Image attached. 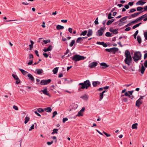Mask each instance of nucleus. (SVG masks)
<instances>
[{
    "instance_id": "nucleus-1",
    "label": "nucleus",
    "mask_w": 147,
    "mask_h": 147,
    "mask_svg": "<svg viewBox=\"0 0 147 147\" xmlns=\"http://www.w3.org/2000/svg\"><path fill=\"white\" fill-rule=\"evenodd\" d=\"M125 56L126 58L124 60L126 64L129 66L131 64L132 59L130 53L128 50L125 51Z\"/></svg>"
},
{
    "instance_id": "nucleus-2",
    "label": "nucleus",
    "mask_w": 147,
    "mask_h": 147,
    "mask_svg": "<svg viewBox=\"0 0 147 147\" xmlns=\"http://www.w3.org/2000/svg\"><path fill=\"white\" fill-rule=\"evenodd\" d=\"M79 85L80 86L79 87L78 90L81 91L82 89H84L86 88L87 89L88 87L91 85L90 81L88 80L84 81L83 83H80Z\"/></svg>"
},
{
    "instance_id": "nucleus-3",
    "label": "nucleus",
    "mask_w": 147,
    "mask_h": 147,
    "mask_svg": "<svg viewBox=\"0 0 147 147\" xmlns=\"http://www.w3.org/2000/svg\"><path fill=\"white\" fill-rule=\"evenodd\" d=\"M142 57V54L140 52H136L134 54V57H133L134 61L137 63L138 61L141 59Z\"/></svg>"
},
{
    "instance_id": "nucleus-4",
    "label": "nucleus",
    "mask_w": 147,
    "mask_h": 147,
    "mask_svg": "<svg viewBox=\"0 0 147 147\" xmlns=\"http://www.w3.org/2000/svg\"><path fill=\"white\" fill-rule=\"evenodd\" d=\"M70 58L73 61H78L84 59L85 57L83 56L79 55H76L73 57H71Z\"/></svg>"
},
{
    "instance_id": "nucleus-5",
    "label": "nucleus",
    "mask_w": 147,
    "mask_h": 147,
    "mask_svg": "<svg viewBox=\"0 0 147 147\" xmlns=\"http://www.w3.org/2000/svg\"><path fill=\"white\" fill-rule=\"evenodd\" d=\"M106 29V28L104 27L103 28H101L97 32V35L98 36H101L102 35L104 30Z\"/></svg>"
},
{
    "instance_id": "nucleus-6",
    "label": "nucleus",
    "mask_w": 147,
    "mask_h": 147,
    "mask_svg": "<svg viewBox=\"0 0 147 147\" xmlns=\"http://www.w3.org/2000/svg\"><path fill=\"white\" fill-rule=\"evenodd\" d=\"M51 81L50 79L46 80H43L41 81L40 84L43 85H45L49 83Z\"/></svg>"
},
{
    "instance_id": "nucleus-7",
    "label": "nucleus",
    "mask_w": 147,
    "mask_h": 147,
    "mask_svg": "<svg viewBox=\"0 0 147 147\" xmlns=\"http://www.w3.org/2000/svg\"><path fill=\"white\" fill-rule=\"evenodd\" d=\"M41 91L44 94L47 95L50 97L51 96V95L48 92L47 88H45L43 90H42Z\"/></svg>"
},
{
    "instance_id": "nucleus-8",
    "label": "nucleus",
    "mask_w": 147,
    "mask_h": 147,
    "mask_svg": "<svg viewBox=\"0 0 147 147\" xmlns=\"http://www.w3.org/2000/svg\"><path fill=\"white\" fill-rule=\"evenodd\" d=\"M97 64L98 63L96 62H92L90 64L89 67L91 68H92L97 66Z\"/></svg>"
},
{
    "instance_id": "nucleus-9",
    "label": "nucleus",
    "mask_w": 147,
    "mask_h": 147,
    "mask_svg": "<svg viewBox=\"0 0 147 147\" xmlns=\"http://www.w3.org/2000/svg\"><path fill=\"white\" fill-rule=\"evenodd\" d=\"M142 101L140 100V99H138L136 102V105L139 107L140 105L142 103Z\"/></svg>"
},
{
    "instance_id": "nucleus-10",
    "label": "nucleus",
    "mask_w": 147,
    "mask_h": 147,
    "mask_svg": "<svg viewBox=\"0 0 147 147\" xmlns=\"http://www.w3.org/2000/svg\"><path fill=\"white\" fill-rule=\"evenodd\" d=\"M110 53L113 52L114 54L116 52L118 51V49L117 48L113 47L110 48Z\"/></svg>"
},
{
    "instance_id": "nucleus-11",
    "label": "nucleus",
    "mask_w": 147,
    "mask_h": 147,
    "mask_svg": "<svg viewBox=\"0 0 147 147\" xmlns=\"http://www.w3.org/2000/svg\"><path fill=\"white\" fill-rule=\"evenodd\" d=\"M134 92V91L133 90L131 91H128L125 92L124 94V95L125 96H128L129 97L130 94L132 95Z\"/></svg>"
},
{
    "instance_id": "nucleus-12",
    "label": "nucleus",
    "mask_w": 147,
    "mask_h": 147,
    "mask_svg": "<svg viewBox=\"0 0 147 147\" xmlns=\"http://www.w3.org/2000/svg\"><path fill=\"white\" fill-rule=\"evenodd\" d=\"M145 69H146L145 68V67L142 64L141 68L140 69V71L142 74H144Z\"/></svg>"
},
{
    "instance_id": "nucleus-13",
    "label": "nucleus",
    "mask_w": 147,
    "mask_h": 147,
    "mask_svg": "<svg viewBox=\"0 0 147 147\" xmlns=\"http://www.w3.org/2000/svg\"><path fill=\"white\" fill-rule=\"evenodd\" d=\"M145 3V2H144L142 0H141L138 1L136 4V5H143Z\"/></svg>"
},
{
    "instance_id": "nucleus-14",
    "label": "nucleus",
    "mask_w": 147,
    "mask_h": 147,
    "mask_svg": "<svg viewBox=\"0 0 147 147\" xmlns=\"http://www.w3.org/2000/svg\"><path fill=\"white\" fill-rule=\"evenodd\" d=\"M27 76L29 78V79L31 80V81L33 82L34 80V78L31 74H28L27 75Z\"/></svg>"
},
{
    "instance_id": "nucleus-15",
    "label": "nucleus",
    "mask_w": 147,
    "mask_h": 147,
    "mask_svg": "<svg viewBox=\"0 0 147 147\" xmlns=\"http://www.w3.org/2000/svg\"><path fill=\"white\" fill-rule=\"evenodd\" d=\"M143 11H142L141 12H138L136 13H133L131 15V16L132 18H134L135 17H136L137 16H138V15H139L140 13H141L143 12Z\"/></svg>"
},
{
    "instance_id": "nucleus-16",
    "label": "nucleus",
    "mask_w": 147,
    "mask_h": 147,
    "mask_svg": "<svg viewBox=\"0 0 147 147\" xmlns=\"http://www.w3.org/2000/svg\"><path fill=\"white\" fill-rule=\"evenodd\" d=\"M83 99L85 100H87L88 98V96L85 94L82 95L81 97Z\"/></svg>"
},
{
    "instance_id": "nucleus-17",
    "label": "nucleus",
    "mask_w": 147,
    "mask_h": 147,
    "mask_svg": "<svg viewBox=\"0 0 147 147\" xmlns=\"http://www.w3.org/2000/svg\"><path fill=\"white\" fill-rule=\"evenodd\" d=\"M36 71L37 74H42L43 72V70L42 69H36Z\"/></svg>"
},
{
    "instance_id": "nucleus-18",
    "label": "nucleus",
    "mask_w": 147,
    "mask_h": 147,
    "mask_svg": "<svg viewBox=\"0 0 147 147\" xmlns=\"http://www.w3.org/2000/svg\"><path fill=\"white\" fill-rule=\"evenodd\" d=\"M100 65L102 67V68L103 69L108 67L109 66V65H107L106 63H101Z\"/></svg>"
},
{
    "instance_id": "nucleus-19",
    "label": "nucleus",
    "mask_w": 147,
    "mask_h": 147,
    "mask_svg": "<svg viewBox=\"0 0 147 147\" xmlns=\"http://www.w3.org/2000/svg\"><path fill=\"white\" fill-rule=\"evenodd\" d=\"M83 40L82 39V37H80L78 38L76 41V42L77 43H81L82 42Z\"/></svg>"
},
{
    "instance_id": "nucleus-20",
    "label": "nucleus",
    "mask_w": 147,
    "mask_h": 147,
    "mask_svg": "<svg viewBox=\"0 0 147 147\" xmlns=\"http://www.w3.org/2000/svg\"><path fill=\"white\" fill-rule=\"evenodd\" d=\"M19 70L24 75H26V74L28 73L27 72L23 69H19Z\"/></svg>"
},
{
    "instance_id": "nucleus-21",
    "label": "nucleus",
    "mask_w": 147,
    "mask_h": 147,
    "mask_svg": "<svg viewBox=\"0 0 147 147\" xmlns=\"http://www.w3.org/2000/svg\"><path fill=\"white\" fill-rule=\"evenodd\" d=\"M92 34V30L89 29L88 30L87 36H91Z\"/></svg>"
},
{
    "instance_id": "nucleus-22",
    "label": "nucleus",
    "mask_w": 147,
    "mask_h": 147,
    "mask_svg": "<svg viewBox=\"0 0 147 147\" xmlns=\"http://www.w3.org/2000/svg\"><path fill=\"white\" fill-rule=\"evenodd\" d=\"M142 20L141 18L140 17L137 19H136V20H134L132 22H131V23H133V24L137 23L138 22V21L140 20Z\"/></svg>"
},
{
    "instance_id": "nucleus-23",
    "label": "nucleus",
    "mask_w": 147,
    "mask_h": 147,
    "mask_svg": "<svg viewBox=\"0 0 147 147\" xmlns=\"http://www.w3.org/2000/svg\"><path fill=\"white\" fill-rule=\"evenodd\" d=\"M47 112H51L52 111L50 107H48L45 108L44 109Z\"/></svg>"
},
{
    "instance_id": "nucleus-24",
    "label": "nucleus",
    "mask_w": 147,
    "mask_h": 147,
    "mask_svg": "<svg viewBox=\"0 0 147 147\" xmlns=\"http://www.w3.org/2000/svg\"><path fill=\"white\" fill-rule=\"evenodd\" d=\"M64 28L63 26H61L60 25H58L56 27V28L58 30H60L61 29H63Z\"/></svg>"
},
{
    "instance_id": "nucleus-25",
    "label": "nucleus",
    "mask_w": 147,
    "mask_h": 147,
    "mask_svg": "<svg viewBox=\"0 0 147 147\" xmlns=\"http://www.w3.org/2000/svg\"><path fill=\"white\" fill-rule=\"evenodd\" d=\"M30 117H26L24 123L25 124H26L30 120Z\"/></svg>"
},
{
    "instance_id": "nucleus-26",
    "label": "nucleus",
    "mask_w": 147,
    "mask_h": 147,
    "mask_svg": "<svg viewBox=\"0 0 147 147\" xmlns=\"http://www.w3.org/2000/svg\"><path fill=\"white\" fill-rule=\"evenodd\" d=\"M137 39L138 41V42L139 44H140L142 42V39L141 38V37L139 36H138L137 37Z\"/></svg>"
},
{
    "instance_id": "nucleus-27",
    "label": "nucleus",
    "mask_w": 147,
    "mask_h": 147,
    "mask_svg": "<svg viewBox=\"0 0 147 147\" xmlns=\"http://www.w3.org/2000/svg\"><path fill=\"white\" fill-rule=\"evenodd\" d=\"M128 17L127 16H125L124 17L122 18H121L119 21L121 22H122L125 20H126L127 18Z\"/></svg>"
},
{
    "instance_id": "nucleus-28",
    "label": "nucleus",
    "mask_w": 147,
    "mask_h": 147,
    "mask_svg": "<svg viewBox=\"0 0 147 147\" xmlns=\"http://www.w3.org/2000/svg\"><path fill=\"white\" fill-rule=\"evenodd\" d=\"M58 129H54L53 130V132L51 133L52 134H53L55 133L57 134L58 133Z\"/></svg>"
},
{
    "instance_id": "nucleus-29",
    "label": "nucleus",
    "mask_w": 147,
    "mask_h": 147,
    "mask_svg": "<svg viewBox=\"0 0 147 147\" xmlns=\"http://www.w3.org/2000/svg\"><path fill=\"white\" fill-rule=\"evenodd\" d=\"M137 125H138L137 123H135L133 124L132 126V128L133 129H137Z\"/></svg>"
},
{
    "instance_id": "nucleus-30",
    "label": "nucleus",
    "mask_w": 147,
    "mask_h": 147,
    "mask_svg": "<svg viewBox=\"0 0 147 147\" xmlns=\"http://www.w3.org/2000/svg\"><path fill=\"white\" fill-rule=\"evenodd\" d=\"M58 67H55V68L53 70V74H56L57 71H58Z\"/></svg>"
},
{
    "instance_id": "nucleus-31",
    "label": "nucleus",
    "mask_w": 147,
    "mask_h": 147,
    "mask_svg": "<svg viewBox=\"0 0 147 147\" xmlns=\"http://www.w3.org/2000/svg\"><path fill=\"white\" fill-rule=\"evenodd\" d=\"M76 41L75 40H73L71 41V42L69 44V46L71 47L73 46L75 44Z\"/></svg>"
},
{
    "instance_id": "nucleus-32",
    "label": "nucleus",
    "mask_w": 147,
    "mask_h": 147,
    "mask_svg": "<svg viewBox=\"0 0 147 147\" xmlns=\"http://www.w3.org/2000/svg\"><path fill=\"white\" fill-rule=\"evenodd\" d=\"M142 23L141 22H140L139 23H138V24H136V25H135L134 26H133V27H132V28L133 29H135V28H136L138 27L140 24H142Z\"/></svg>"
},
{
    "instance_id": "nucleus-33",
    "label": "nucleus",
    "mask_w": 147,
    "mask_h": 147,
    "mask_svg": "<svg viewBox=\"0 0 147 147\" xmlns=\"http://www.w3.org/2000/svg\"><path fill=\"white\" fill-rule=\"evenodd\" d=\"M105 36L107 37H109L112 36L113 35L112 34L110 33L109 32H107L106 33Z\"/></svg>"
},
{
    "instance_id": "nucleus-34",
    "label": "nucleus",
    "mask_w": 147,
    "mask_h": 147,
    "mask_svg": "<svg viewBox=\"0 0 147 147\" xmlns=\"http://www.w3.org/2000/svg\"><path fill=\"white\" fill-rule=\"evenodd\" d=\"M87 31L86 30H85L83 32H82L80 34V36H84L86 35L87 33Z\"/></svg>"
},
{
    "instance_id": "nucleus-35",
    "label": "nucleus",
    "mask_w": 147,
    "mask_h": 147,
    "mask_svg": "<svg viewBox=\"0 0 147 147\" xmlns=\"http://www.w3.org/2000/svg\"><path fill=\"white\" fill-rule=\"evenodd\" d=\"M100 100H101L103 98V94L101 93L99 94Z\"/></svg>"
},
{
    "instance_id": "nucleus-36",
    "label": "nucleus",
    "mask_w": 147,
    "mask_h": 147,
    "mask_svg": "<svg viewBox=\"0 0 147 147\" xmlns=\"http://www.w3.org/2000/svg\"><path fill=\"white\" fill-rule=\"evenodd\" d=\"M37 110L38 112L40 113L43 112L44 111L43 109L42 108H38Z\"/></svg>"
},
{
    "instance_id": "nucleus-37",
    "label": "nucleus",
    "mask_w": 147,
    "mask_h": 147,
    "mask_svg": "<svg viewBox=\"0 0 147 147\" xmlns=\"http://www.w3.org/2000/svg\"><path fill=\"white\" fill-rule=\"evenodd\" d=\"M112 14L111 13H109L108 16V19H110L113 18V17L111 16Z\"/></svg>"
},
{
    "instance_id": "nucleus-38",
    "label": "nucleus",
    "mask_w": 147,
    "mask_h": 147,
    "mask_svg": "<svg viewBox=\"0 0 147 147\" xmlns=\"http://www.w3.org/2000/svg\"><path fill=\"white\" fill-rule=\"evenodd\" d=\"M82 112H80V111L78 112V114L76 115V116H83V114L82 113Z\"/></svg>"
},
{
    "instance_id": "nucleus-39",
    "label": "nucleus",
    "mask_w": 147,
    "mask_h": 147,
    "mask_svg": "<svg viewBox=\"0 0 147 147\" xmlns=\"http://www.w3.org/2000/svg\"><path fill=\"white\" fill-rule=\"evenodd\" d=\"M138 33V30H137L136 31V32H135L134 34V38L135 39L136 38V36L137 35Z\"/></svg>"
},
{
    "instance_id": "nucleus-40",
    "label": "nucleus",
    "mask_w": 147,
    "mask_h": 147,
    "mask_svg": "<svg viewBox=\"0 0 147 147\" xmlns=\"http://www.w3.org/2000/svg\"><path fill=\"white\" fill-rule=\"evenodd\" d=\"M12 76L13 78L16 80L17 79H18L19 78L18 77L17 75L14 74H13Z\"/></svg>"
},
{
    "instance_id": "nucleus-41",
    "label": "nucleus",
    "mask_w": 147,
    "mask_h": 147,
    "mask_svg": "<svg viewBox=\"0 0 147 147\" xmlns=\"http://www.w3.org/2000/svg\"><path fill=\"white\" fill-rule=\"evenodd\" d=\"M52 49H53V46L51 45H49V47H48V48H47L48 51H51L52 50Z\"/></svg>"
},
{
    "instance_id": "nucleus-42",
    "label": "nucleus",
    "mask_w": 147,
    "mask_h": 147,
    "mask_svg": "<svg viewBox=\"0 0 147 147\" xmlns=\"http://www.w3.org/2000/svg\"><path fill=\"white\" fill-rule=\"evenodd\" d=\"M143 9V8L142 7H139L137 8V10L138 11H140L142 10Z\"/></svg>"
},
{
    "instance_id": "nucleus-43",
    "label": "nucleus",
    "mask_w": 147,
    "mask_h": 147,
    "mask_svg": "<svg viewBox=\"0 0 147 147\" xmlns=\"http://www.w3.org/2000/svg\"><path fill=\"white\" fill-rule=\"evenodd\" d=\"M92 85L94 87H96L97 85V82L96 81H94L92 82Z\"/></svg>"
},
{
    "instance_id": "nucleus-44",
    "label": "nucleus",
    "mask_w": 147,
    "mask_h": 147,
    "mask_svg": "<svg viewBox=\"0 0 147 147\" xmlns=\"http://www.w3.org/2000/svg\"><path fill=\"white\" fill-rule=\"evenodd\" d=\"M144 36L145 39L147 40V32H145L144 33Z\"/></svg>"
},
{
    "instance_id": "nucleus-45",
    "label": "nucleus",
    "mask_w": 147,
    "mask_h": 147,
    "mask_svg": "<svg viewBox=\"0 0 147 147\" xmlns=\"http://www.w3.org/2000/svg\"><path fill=\"white\" fill-rule=\"evenodd\" d=\"M43 41L45 43V44H46L50 42L51 41L50 40H44Z\"/></svg>"
},
{
    "instance_id": "nucleus-46",
    "label": "nucleus",
    "mask_w": 147,
    "mask_h": 147,
    "mask_svg": "<svg viewBox=\"0 0 147 147\" xmlns=\"http://www.w3.org/2000/svg\"><path fill=\"white\" fill-rule=\"evenodd\" d=\"M118 29H114L112 31V32L114 34H117L118 33V32L117 31Z\"/></svg>"
},
{
    "instance_id": "nucleus-47",
    "label": "nucleus",
    "mask_w": 147,
    "mask_h": 147,
    "mask_svg": "<svg viewBox=\"0 0 147 147\" xmlns=\"http://www.w3.org/2000/svg\"><path fill=\"white\" fill-rule=\"evenodd\" d=\"M136 11V10L135 9H134V8L131 9L130 10V11L129 12V13H131L133 12L134 11Z\"/></svg>"
},
{
    "instance_id": "nucleus-48",
    "label": "nucleus",
    "mask_w": 147,
    "mask_h": 147,
    "mask_svg": "<svg viewBox=\"0 0 147 147\" xmlns=\"http://www.w3.org/2000/svg\"><path fill=\"white\" fill-rule=\"evenodd\" d=\"M147 17V13L142 15L140 17L142 20L143 18H144L145 17Z\"/></svg>"
},
{
    "instance_id": "nucleus-49",
    "label": "nucleus",
    "mask_w": 147,
    "mask_h": 147,
    "mask_svg": "<svg viewBox=\"0 0 147 147\" xmlns=\"http://www.w3.org/2000/svg\"><path fill=\"white\" fill-rule=\"evenodd\" d=\"M57 114V111H55L53 113V115L52 117H54Z\"/></svg>"
},
{
    "instance_id": "nucleus-50",
    "label": "nucleus",
    "mask_w": 147,
    "mask_h": 147,
    "mask_svg": "<svg viewBox=\"0 0 147 147\" xmlns=\"http://www.w3.org/2000/svg\"><path fill=\"white\" fill-rule=\"evenodd\" d=\"M98 18L97 17L96 18L95 21H94V23L96 25L98 24Z\"/></svg>"
},
{
    "instance_id": "nucleus-51",
    "label": "nucleus",
    "mask_w": 147,
    "mask_h": 147,
    "mask_svg": "<svg viewBox=\"0 0 147 147\" xmlns=\"http://www.w3.org/2000/svg\"><path fill=\"white\" fill-rule=\"evenodd\" d=\"M68 120V119L67 118L65 117L63 118V123H65L66 121H67Z\"/></svg>"
},
{
    "instance_id": "nucleus-52",
    "label": "nucleus",
    "mask_w": 147,
    "mask_h": 147,
    "mask_svg": "<svg viewBox=\"0 0 147 147\" xmlns=\"http://www.w3.org/2000/svg\"><path fill=\"white\" fill-rule=\"evenodd\" d=\"M144 65L146 68L147 67V60H146L145 61L144 63Z\"/></svg>"
},
{
    "instance_id": "nucleus-53",
    "label": "nucleus",
    "mask_w": 147,
    "mask_h": 147,
    "mask_svg": "<svg viewBox=\"0 0 147 147\" xmlns=\"http://www.w3.org/2000/svg\"><path fill=\"white\" fill-rule=\"evenodd\" d=\"M13 108L16 110L17 111L18 110V107L16 105H14L13 107Z\"/></svg>"
},
{
    "instance_id": "nucleus-54",
    "label": "nucleus",
    "mask_w": 147,
    "mask_h": 147,
    "mask_svg": "<svg viewBox=\"0 0 147 147\" xmlns=\"http://www.w3.org/2000/svg\"><path fill=\"white\" fill-rule=\"evenodd\" d=\"M96 44L98 45H103V44H104V42H96Z\"/></svg>"
},
{
    "instance_id": "nucleus-55",
    "label": "nucleus",
    "mask_w": 147,
    "mask_h": 147,
    "mask_svg": "<svg viewBox=\"0 0 147 147\" xmlns=\"http://www.w3.org/2000/svg\"><path fill=\"white\" fill-rule=\"evenodd\" d=\"M34 124L32 125L30 127V128L29 129V131H30L32 129H34Z\"/></svg>"
},
{
    "instance_id": "nucleus-56",
    "label": "nucleus",
    "mask_w": 147,
    "mask_h": 147,
    "mask_svg": "<svg viewBox=\"0 0 147 147\" xmlns=\"http://www.w3.org/2000/svg\"><path fill=\"white\" fill-rule=\"evenodd\" d=\"M54 89H55V86L54 85H52L51 87L50 90H53Z\"/></svg>"
},
{
    "instance_id": "nucleus-57",
    "label": "nucleus",
    "mask_w": 147,
    "mask_h": 147,
    "mask_svg": "<svg viewBox=\"0 0 147 147\" xmlns=\"http://www.w3.org/2000/svg\"><path fill=\"white\" fill-rule=\"evenodd\" d=\"M103 133L107 136V137H109L111 136V135L110 134H108L106 133L105 131L103 132Z\"/></svg>"
},
{
    "instance_id": "nucleus-58",
    "label": "nucleus",
    "mask_w": 147,
    "mask_h": 147,
    "mask_svg": "<svg viewBox=\"0 0 147 147\" xmlns=\"http://www.w3.org/2000/svg\"><path fill=\"white\" fill-rule=\"evenodd\" d=\"M33 63V61H32V59L30 61V62L28 63V65H31Z\"/></svg>"
},
{
    "instance_id": "nucleus-59",
    "label": "nucleus",
    "mask_w": 147,
    "mask_h": 147,
    "mask_svg": "<svg viewBox=\"0 0 147 147\" xmlns=\"http://www.w3.org/2000/svg\"><path fill=\"white\" fill-rule=\"evenodd\" d=\"M43 55L46 58H47L48 56V54L46 53H43Z\"/></svg>"
},
{
    "instance_id": "nucleus-60",
    "label": "nucleus",
    "mask_w": 147,
    "mask_h": 147,
    "mask_svg": "<svg viewBox=\"0 0 147 147\" xmlns=\"http://www.w3.org/2000/svg\"><path fill=\"white\" fill-rule=\"evenodd\" d=\"M129 97L131 99H133V98H134V96L132 95H131L130 94L129 96Z\"/></svg>"
},
{
    "instance_id": "nucleus-61",
    "label": "nucleus",
    "mask_w": 147,
    "mask_h": 147,
    "mask_svg": "<svg viewBox=\"0 0 147 147\" xmlns=\"http://www.w3.org/2000/svg\"><path fill=\"white\" fill-rule=\"evenodd\" d=\"M34 113L36 114V115L38 116H39L40 117L41 116V115H40V114L38 113L37 111H34Z\"/></svg>"
},
{
    "instance_id": "nucleus-62",
    "label": "nucleus",
    "mask_w": 147,
    "mask_h": 147,
    "mask_svg": "<svg viewBox=\"0 0 147 147\" xmlns=\"http://www.w3.org/2000/svg\"><path fill=\"white\" fill-rule=\"evenodd\" d=\"M111 22L110 20H108L107 23V25H109L111 24Z\"/></svg>"
},
{
    "instance_id": "nucleus-63",
    "label": "nucleus",
    "mask_w": 147,
    "mask_h": 147,
    "mask_svg": "<svg viewBox=\"0 0 147 147\" xmlns=\"http://www.w3.org/2000/svg\"><path fill=\"white\" fill-rule=\"evenodd\" d=\"M131 29V28L129 27H128L126 28L125 29V31H128L130 30Z\"/></svg>"
},
{
    "instance_id": "nucleus-64",
    "label": "nucleus",
    "mask_w": 147,
    "mask_h": 147,
    "mask_svg": "<svg viewBox=\"0 0 147 147\" xmlns=\"http://www.w3.org/2000/svg\"><path fill=\"white\" fill-rule=\"evenodd\" d=\"M61 21L63 23H66L67 22V20H61Z\"/></svg>"
}]
</instances>
